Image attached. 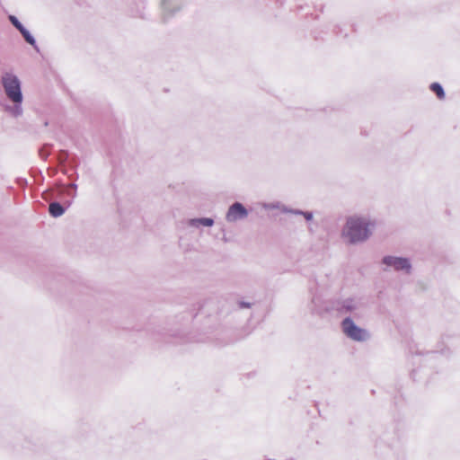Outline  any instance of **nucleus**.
Wrapping results in <instances>:
<instances>
[{"instance_id":"7ed1b4c3","label":"nucleus","mask_w":460,"mask_h":460,"mask_svg":"<svg viewBox=\"0 0 460 460\" xmlns=\"http://www.w3.org/2000/svg\"><path fill=\"white\" fill-rule=\"evenodd\" d=\"M343 334L349 340L357 342H365L370 340V332L354 322L351 317H345L341 323Z\"/></svg>"},{"instance_id":"a211bd4d","label":"nucleus","mask_w":460,"mask_h":460,"mask_svg":"<svg viewBox=\"0 0 460 460\" xmlns=\"http://www.w3.org/2000/svg\"><path fill=\"white\" fill-rule=\"evenodd\" d=\"M302 216L305 218L306 221H311L314 217L313 213L310 211H304Z\"/></svg>"},{"instance_id":"6e6552de","label":"nucleus","mask_w":460,"mask_h":460,"mask_svg":"<svg viewBox=\"0 0 460 460\" xmlns=\"http://www.w3.org/2000/svg\"><path fill=\"white\" fill-rule=\"evenodd\" d=\"M215 224L213 218L210 217H198V218H190L188 220L187 225L190 227L199 228L200 226L204 227H211Z\"/></svg>"},{"instance_id":"f8f14e48","label":"nucleus","mask_w":460,"mask_h":460,"mask_svg":"<svg viewBox=\"0 0 460 460\" xmlns=\"http://www.w3.org/2000/svg\"><path fill=\"white\" fill-rule=\"evenodd\" d=\"M18 31L21 32V34L23 36L24 40L30 45L35 46L36 40H35L34 37L30 33V31L24 26H22Z\"/></svg>"},{"instance_id":"aec40b11","label":"nucleus","mask_w":460,"mask_h":460,"mask_svg":"<svg viewBox=\"0 0 460 460\" xmlns=\"http://www.w3.org/2000/svg\"><path fill=\"white\" fill-rule=\"evenodd\" d=\"M240 307L242 308H249L251 306V304L250 303H247V302H240Z\"/></svg>"},{"instance_id":"1a4fd4ad","label":"nucleus","mask_w":460,"mask_h":460,"mask_svg":"<svg viewBox=\"0 0 460 460\" xmlns=\"http://www.w3.org/2000/svg\"><path fill=\"white\" fill-rule=\"evenodd\" d=\"M49 212L53 217H58L65 213V209L58 202H52L49 204Z\"/></svg>"},{"instance_id":"0eeeda50","label":"nucleus","mask_w":460,"mask_h":460,"mask_svg":"<svg viewBox=\"0 0 460 460\" xmlns=\"http://www.w3.org/2000/svg\"><path fill=\"white\" fill-rule=\"evenodd\" d=\"M363 307V303L359 298L349 297L341 302V309L345 313H357Z\"/></svg>"},{"instance_id":"4468645a","label":"nucleus","mask_w":460,"mask_h":460,"mask_svg":"<svg viewBox=\"0 0 460 460\" xmlns=\"http://www.w3.org/2000/svg\"><path fill=\"white\" fill-rule=\"evenodd\" d=\"M430 90L436 93L438 99L442 100L445 98V92L443 87L438 83H433L430 84Z\"/></svg>"},{"instance_id":"6ab92c4d","label":"nucleus","mask_w":460,"mask_h":460,"mask_svg":"<svg viewBox=\"0 0 460 460\" xmlns=\"http://www.w3.org/2000/svg\"><path fill=\"white\" fill-rule=\"evenodd\" d=\"M66 188H67V189H72V190H76V188H77V185H76L75 183H70V184H68V185L66 186ZM75 196H76V192H75V191H74V192L71 194V197H72V198H75Z\"/></svg>"},{"instance_id":"9b49d317","label":"nucleus","mask_w":460,"mask_h":460,"mask_svg":"<svg viewBox=\"0 0 460 460\" xmlns=\"http://www.w3.org/2000/svg\"><path fill=\"white\" fill-rule=\"evenodd\" d=\"M18 31L21 32V34L23 36L24 40L30 45L35 46L36 40H35L34 37L30 33V31L24 26H22Z\"/></svg>"},{"instance_id":"20e7f679","label":"nucleus","mask_w":460,"mask_h":460,"mask_svg":"<svg viewBox=\"0 0 460 460\" xmlns=\"http://www.w3.org/2000/svg\"><path fill=\"white\" fill-rule=\"evenodd\" d=\"M384 271H396L403 274H410L411 271V263L408 258L386 255L381 261Z\"/></svg>"},{"instance_id":"9d476101","label":"nucleus","mask_w":460,"mask_h":460,"mask_svg":"<svg viewBox=\"0 0 460 460\" xmlns=\"http://www.w3.org/2000/svg\"><path fill=\"white\" fill-rule=\"evenodd\" d=\"M261 207L266 210L279 209L281 212H283V208H285L286 206L279 201H275V202L262 203Z\"/></svg>"},{"instance_id":"dca6fc26","label":"nucleus","mask_w":460,"mask_h":460,"mask_svg":"<svg viewBox=\"0 0 460 460\" xmlns=\"http://www.w3.org/2000/svg\"><path fill=\"white\" fill-rule=\"evenodd\" d=\"M9 21L17 30L23 26L14 15H9Z\"/></svg>"},{"instance_id":"f3484780","label":"nucleus","mask_w":460,"mask_h":460,"mask_svg":"<svg viewBox=\"0 0 460 460\" xmlns=\"http://www.w3.org/2000/svg\"><path fill=\"white\" fill-rule=\"evenodd\" d=\"M303 212L304 211H302L300 209L288 208L287 206L285 207V208H283V213H286V214L303 215Z\"/></svg>"},{"instance_id":"2eb2a0df","label":"nucleus","mask_w":460,"mask_h":460,"mask_svg":"<svg viewBox=\"0 0 460 460\" xmlns=\"http://www.w3.org/2000/svg\"><path fill=\"white\" fill-rule=\"evenodd\" d=\"M9 111L13 117L22 116V108L21 106V103H14V105L12 108H10Z\"/></svg>"},{"instance_id":"ddd939ff","label":"nucleus","mask_w":460,"mask_h":460,"mask_svg":"<svg viewBox=\"0 0 460 460\" xmlns=\"http://www.w3.org/2000/svg\"><path fill=\"white\" fill-rule=\"evenodd\" d=\"M18 31L21 32V34L23 36L24 40L30 45L35 46L36 40H35L34 37L30 33V31L24 26H22Z\"/></svg>"},{"instance_id":"39448f33","label":"nucleus","mask_w":460,"mask_h":460,"mask_svg":"<svg viewBox=\"0 0 460 460\" xmlns=\"http://www.w3.org/2000/svg\"><path fill=\"white\" fill-rule=\"evenodd\" d=\"M249 212L246 208L240 202H234L229 206L225 219L229 224H234L243 221L248 217Z\"/></svg>"},{"instance_id":"f03ea898","label":"nucleus","mask_w":460,"mask_h":460,"mask_svg":"<svg viewBox=\"0 0 460 460\" xmlns=\"http://www.w3.org/2000/svg\"><path fill=\"white\" fill-rule=\"evenodd\" d=\"M2 84L6 96L13 103H22L23 97L21 89V81L17 75L11 72H5L2 75Z\"/></svg>"},{"instance_id":"423d86ee","label":"nucleus","mask_w":460,"mask_h":460,"mask_svg":"<svg viewBox=\"0 0 460 460\" xmlns=\"http://www.w3.org/2000/svg\"><path fill=\"white\" fill-rule=\"evenodd\" d=\"M163 16L164 19L171 18L181 9V5L175 0H163L161 4Z\"/></svg>"},{"instance_id":"f257e3e1","label":"nucleus","mask_w":460,"mask_h":460,"mask_svg":"<svg viewBox=\"0 0 460 460\" xmlns=\"http://www.w3.org/2000/svg\"><path fill=\"white\" fill-rule=\"evenodd\" d=\"M376 226V219L367 215L349 216L342 227L341 237L349 244L363 243L372 236Z\"/></svg>"}]
</instances>
